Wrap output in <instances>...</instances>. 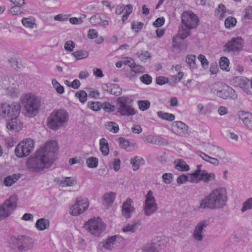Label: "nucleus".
Instances as JSON below:
<instances>
[{
	"label": "nucleus",
	"instance_id": "15",
	"mask_svg": "<svg viewBox=\"0 0 252 252\" xmlns=\"http://www.w3.org/2000/svg\"><path fill=\"white\" fill-rule=\"evenodd\" d=\"M208 225V221L204 220L199 221L195 225L192 236L193 238L197 242H200L203 240L205 237V229Z\"/></svg>",
	"mask_w": 252,
	"mask_h": 252
},
{
	"label": "nucleus",
	"instance_id": "53",
	"mask_svg": "<svg viewBox=\"0 0 252 252\" xmlns=\"http://www.w3.org/2000/svg\"><path fill=\"white\" fill-rule=\"evenodd\" d=\"M121 160L119 158H114L113 161L109 163V165L112 167L115 171H118L120 169Z\"/></svg>",
	"mask_w": 252,
	"mask_h": 252
},
{
	"label": "nucleus",
	"instance_id": "21",
	"mask_svg": "<svg viewBox=\"0 0 252 252\" xmlns=\"http://www.w3.org/2000/svg\"><path fill=\"white\" fill-rule=\"evenodd\" d=\"M120 238L118 235L111 236L101 243L102 247L105 249L111 250L114 248L117 240Z\"/></svg>",
	"mask_w": 252,
	"mask_h": 252
},
{
	"label": "nucleus",
	"instance_id": "37",
	"mask_svg": "<svg viewBox=\"0 0 252 252\" xmlns=\"http://www.w3.org/2000/svg\"><path fill=\"white\" fill-rule=\"evenodd\" d=\"M72 55L76 58V60H79L87 58L89 53L86 51L79 50L73 52Z\"/></svg>",
	"mask_w": 252,
	"mask_h": 252
},
{
	"label": "nucleus",
	"instance_id": "52",
	"mask_svg": "<svg viewBox=\"0 0 252 252\" xmlns=\"http://www.w3.org/2000/svg\"><path fill=\"white\" fill-rule=\"evenodd\" d=\"M158 249L155 245L151 244L147 246L145 248L138 250L137 252H158Z\"/></svg>",
	"mask_w": 252,
	"mask_h": 252
},
{
	"label": "nucleus",
	"instance_id": "39",
	"mask_svg": "<svg viewBox=\"0 0 252 252\" xmlns=\"http://www.w3.org/2000/svg\"><path fill=\"white\" fill-rule=\"evenodd\" d=\"M101 108L106 112L111 113L114 112L117 109V106L111 104L108 102H104L101 103Z\"/></svg>",
	"mask_w": 252,
	"mask_h": 252
},
{
	"label": "nucleus",
	"instance_id": "60",
	"mask_svg": "<svg viewBox=\"0 0 252 252\" xmlns=\"http://www.w3.org/2000/svg\"><path fill=\"white\" fill-rule=\"evenodd\" d=\"M131 68V71L135 73H141L144 71V68L142 66L136 65L135 63Z\"/></svg>",
	"mask_w": 252,
	"mask_h": 252
},
{
	"label": "nucleus",
	"instance_id": "45",
	"mask_svg": "<svg viewBox=\"0 0 252 252\" xmlns=\"http://www.w3.org/2000/svg\"><path fill=\"white\" fill-rule=\"evenodd\" d=\"M236 23V19L234 17L230 16L225 19L224 25L226 28H230L235 26Z\"/></svg>",
	"mask_w": 252,
	"mask_h": 252
},
{
	"label": "nucleus",
	"instance_id": "55",
	"mask_svg": "<svg viewBox=\"0 0 252 252\" xmlns=\"http://www.w3.org/2000/svg\"><path fill=\"white\" fill-rule=\"evenodd\" d=\"M215 156L219 158L223 159L225 158V153L223 150L218 147H215Z\"/></svg>",
	"mask_w": 252,
	"mask_h": 252
},
{
	"label": "nucleus",
	"instance_id": "61",
	"mask_svg": "<svg viewBox=\"0 0 252 252\" xmlns=\"http://www.w3.org/2000/svg\"><path fill=\"white\" fill-rule=\"evenodd\" d=\"M69 16L66 14H60L55 16L54 19L59 21H66L68 20Z\"/></svg>",
	"mask_w": 252,
	"mask_h": 252
},
{
	"label": "nucleus",
	"instance_id": "1",
	"mask_svg": "<svg viewBox=\"0 0 252 252\" xmlns=\"http://www.w3.org/2000/svg\"><path fill=\"white\" fill-rule=\"evenodd\" d=\"M57 150L55 141L47 142L43 147L36 152L34 157L28 159L27 168L31 171L39 172L50 167L55 160V154Z\"/></svg>",
	"mask_w": 252,
	"mask_h": 252
},
{
	"label": "nucleus",
	"instance_id": "62",
	"mask_svg": "<svg viewBox=\"0 0 252 252\" xmlns=\"http://www.w3.org/2000/svg\"><path fill=\"white\" fill-rule=\"evenodd\" d=\"M168 82V79L164 76H159L156 78V83L158 85H162Z\"/></svg>",
	"mask_w": 252,
	"mask_h": 252
},
{
	"label": "nucleus",
	"instance_id": "48",
	"mask_svg": "<svg viewBox=\"0 0 252 252\" xmlns=\"http://www.w3.org/2000/svg\"><path fill=\"white\" fill-rule=\"evenodd\" d=\"M150 102L148 100H139L138 101L139 108L141 111L147 110L150 106Z\"/></svg>",
	"mask_w": 252,
	"mask_h": 252
},
{
	"label": "nucleus",
	"instance_id": "18",
	"mask_svg": "<svg viewBox=\"0 0 252 252\" xmlns=\"http://www.w3.org/2000/svg\"><path fill=\"white\" fill-rule=\"evenodd\" d=\"M133 201L130 198H127L123 202L122 206V215L127 219L131 217L135 211V208L132 205Z\"/></svg>",
	"mask_w": 252,
	"mask_h": 252
},
{
	"label": "nucleus",
	"instance_id": "30",
	"mask_svg": "<svg viewBox=\"0 0 252 252\" xmlns=\"http://www.w3.org/2000/svg\"><path fill=\"white\" fill-rule=\"evenodd\" d=\"M201 170L196 169L193 173L187 175L188 181L190 183H198L200 182L199 174Z\"/></svg>",
	"mask_w": 252,
	"mask_h": 252
},
{
	"label": "nucleus",
	"instance_id": "3",
	"mask_svg": "<svg viewBox=\"0 0 252 252\" xmlns=\"http://www.w3.org/2000/svg\"><path fill=\"white\" fill-rule=\"evenodd\" d=\"M21 101L27 116L31 117L38 114L41 104L40 99L35 95L31 93L25 94Z\"/></svg>",
	"mask_w": 252,
	"mask_h": 252
},
{
	"label": "nucleus",
	"instance_id": "24",
	"mask_svg": "<svg viewBox=\"0 0 252 252\" xmlns=\"http://www.w3.org/2000/svg\"><path fill=\"white\" fill-rule=\"evenodd\" d=\"M216 176L214 173H208L206 170H201L199 174L200 182L203 181L205 183H207L215 180Z\"/></svg>",
	"mask_w": 252,
	"mask_h": 252
},
{
	"label": "nucleus",
	"instance_id": "10",
	"mask_svg": "<svg viewBox=\"0 0 252 252\" xmlns=\"http://www.w3.org/2000/svg\"><path fill=\"white\" fill-rule=\"evenodd\" d=\"M17 196L12 195L0 206V220L6 218L13 213L17 206Z\"/></svg>",
	"mask_w": 252,
	"mask_h": 252
},
{
	"label": "nucleus",
	"instance_id": "51",
	"mask_svg": "<svg viewBox=\"0 0 252 252\" xmlns=\"http://www.w3.org/2000/svg\"><path fill=\"white\" fill-rule=\"evenodd\" d=\"M252 208V197L249 198L243 204V206L241 209L242 212L244 213L248 210Z\"/></svg>",
	"mask_w": 252,
	"mask_h": 252
},
{
	"label": "nucleus",
	"instance_id": "2",
	"mask_svg": "<svg viewBox=\"0 0 252 252\" xmlns=\"http://www.w3.org/2000/svg\"><path fill=\"white\" fill-rule=\"evenodd\" d=\"M227 200L226 189L218 187L213 189L200 201L198 208L202 209H222L226 206Z\"/></svg>",
	"mask_w": 252,
	"mask_h": 252
},
{
	"label": "nucleus",
	"instance_id": "58",
	"mask_svg": "<svg viewBox=\"0 0 252 252\" xmlns=\"http://www.w3.org/2000/svg\"><path fill=\"white\" fill-rule=\"evenodd\" d=\"M198 59L203 67H207L208 66L209 62L204 55L199 54L198 56Z\"/></svg>",
	"mask_w": 252,
	"mask_h": 252
},
{
	"label": "nucleus",
	"instance_id": "9",
	"mask_svg": "<svg viewBox=\"0 0 252 252\" xmlns=\"http://www.w3.org/2000/svg\"><path fill=\"white\" fill-rule=\"evenodd\" d=\"M33 148V141L31 139H27L18 144L15 149V153L18 158H22L29 155Z\"/></svg>",
	"mask_w": 252,
	"mask_h": 252
},
{
	"label": "nucleus",
	"instance_id": "8",
	"mask_svg": "<svg viewBox=\"0 0 252 252\" xmlns=\"http://www.w3.org/2000/svg\"><path fill=\"white\" fill-rule=\"evenodd\" d=\"M20 106L16 102L11 104L4 103L0 106V117L9 119L18 117L20 112Z\"/></svg>",
	"mask_w": 252,
	"mask_h": 252
},
{
	"label": "nucleus",
	"instance_id": "63",
	"mask_svg": "<svg viewBox=\"0 0 252 252\" xmlns=\"http://www.w3.org/2000/svg\"><path fill=\"white\" fill-rule=\"evenodd\" d=\"M120 139V146L121 148L126 149L129 146V142L125 138L121 137Z\"/></svg>",
	"mask_w": 252,
	"mask_h": 252
},
{
	"label": "nucleus",
	"instance_id": "41",
	"mask_svg": "<svg viewBox=\"0 0 252 252\" xmlns=\"http://www.w3.org/2000/svg\"><path fill=\"white\" fill-rule=\"evenodd\" d=\"M110 94L116 95L119 96L121 94L122 92V89L119 87V85L117 84H113L111 86L110 88Z\"/></svg>",
	"mask_w": 252,
	"mask_h": 252
},
{
	"label": "nucleus",
	"instance_id": "43",
	"mask_svg": "<svg viewBox=\"0 0 252 252\" xmlns=\"http://www.w3.org/2000/svg\"><path fill=\"white\" fill-rule=\"evenodd\" d=\"M219 64L221 69L227 70L229 64V60L225 57H222L220 59Z\"/></svg>",
	"mask_w": 252,
	"mask_h": 252
},
{
	"label": "nucleus",
	"instance_id": "31",
	"mask_svg": "<svg viewBox=\"0 0 252 252\" xmlns=\"http://www.w3.org/2000/svg\"><path fill=\"white\" fill-rule=\"evenodd\" d=\"M100 150L104 156H107L109 153L108 143L107 140L102 138L99 141Z\"/></svg>",
	"mask_w": 252,
	"mask_h": 252
},
{
	"label": "nucleus",
	"instance_id": "40",
	"mask_svg": "<svg viewBox=\"0 0 252 252\" xmlns=\"http://www.w3.org/2000/svg\"><path fill=\"white\" fill-rule=\"evenodd\" d=\"M101 106V103L99 101H89L87 104V107L94 111L100 110Z\"/></svg>",
	"mask_w": 252,
	"mask_h": 252
},
{
	"label": "nucleus",
	"instance_id": "33",
	"mask_svg": "<svg viewBox=\"0 0 252 252\" xmlns=\"http://www.w3.org/2000/svg\"><path fill=\"white\" fill-rule=\"evenodd\" d=\"M175 168L181 171H188L189 169V166L186 163L185 161L182 159H178L175 161Z\"/></svg>",
	"mask_w": 252,
	"mask_h": 252
},
{
	"label": "nucleus",
	"instance_id": "29",
	"mask_svg": "<svg viewBox=\"0 0 252 252\" xmlns=\"http://www.w3.org/2000/svg\"><path fill=\"white\" fill-rule=\"evenodd\" d=\"M21 22L23 26L26 28L34 29L37 27L35 22V19L32 17L23 18Z\"/></svg>",
	"mask_w": 252,
	"mask_h": 252
},
{
	"label": "nucleus",
	"instance_id": "38",
	"mask_svg": "<svg viewBox=\"0 0 252 252\" xmlns=\"http://www.w3.org/2000/svg\"><path fill=\"white\" fill-rule=\"evenodd\" d=\"M107 129L113 133H117L119 131V127L118 125L112 122H107L105 124Z\"/></svg>",
	"mask_w": 252,
	"mask_h": 252
},
{
	"label": "nucleus",
	"instance_id": "42",
	"mask_svg": "<svg viewBox=\"0 0 252 252\" xmlns=\"http://www.w3.org/2000/svg\"><path fill=\"white\" fill-rule=\"evenodd\" d=\"M52 84L58 93L63 94L64 93V91L63 87L62 86L56 79H53L52 80Z\"/></svg>",
	"mask_w": 252,
	"mask_h": 252
},
{
	"label": "nucleus",
	"instance_id": "5",
	"mask_svg": "<svg viewBox=\"0 0 252 252\" xmlns=\"http://www.w3.org/2000/svg\"><path fill=\"white\" fill-rule=\"evenodd\" d=\"M117 111L122 116H133L136 111L132 105V99L127 96L118 97L116 100Z\"/></svg>",
	"mask_w": 252,
	"mask_h": 252
},
{
	"label": "nucleus",
	"instance_id": "36",
	"mask_svg": "<svg viewBox=\"0 0 252 252\" xmlns=\"http://www.w3.org/2000/svg\"><path fill=\"white\" fill-rule=\"evenodd\" d=\"M159 118L169 121H173L175 119V116L170 113L158 111L157 113Z\"/></svg>",
	"mask_w": 252,
	"mask_h": 252
},
{
	"label": "nucleus",
	"instance_id": "12",
	"mask_svg": "<svg viewBox=\"0 0 252 252\" xmlns=\"http://www.w3.org/2000/svg\"><path fill=\"white\" fill-rule=\"evenodd\" d=\"M88 199L85 197H78L75 203L70 208V213L72 216H78L83 213L89 207Z\"/></svg>",
	"mask_w": 252,
	"mask_h": 252
},
{
	"label": "nucleus",
	"instance_id": "23",
	"mask_svg": "<svg viewBox=\"0 0 252 252\" xmlns=\"http://www.w3.org/2000/svg\"><path fill=\"white\" fill-rule=\"evenodd\" d=\"M18 117H10V119L7 122L6 126L7 128L10 130L18 131L21 129L22 124L19 122H17Z\"/></svg>",
	"mask_w": 252,
	"mask_h": 252
},
{
	"label": "nucleus",
	"instance_id": "7",
	"mask_svg": "<svg viewBox=\"0 0 252 252\" xmlns=\"http://www.w3.org/2000/svg\"><path fill=\"white\" fill-rule=\"evenodd\" d=\"M11 244L19 252H26L32 249L33 242L32 238L26 236H19L11 240Z\"/></svg>",
	"mask_w": 252,
	"mask_h": 252
},
{
	"label": "nucleus",
	"instance_id": "59",
	"mask_svg": "<svg viewBox=\"0 0 252 252\" xmlns=\"http://www.w3.org/2000/svg\"><path fill=\"white\" fill-rule=\"evenodd\" d=\"M143 25V23L141 22H134L131 24V28L136 32H138L142 28Z\"/></svg>",
	"mask_w": 252,
	"mask_h": 252
},
{
	"label": "nucleus",
	"instance_id": "56",
	"mask_svg": "<svg viewBox=\"0 0 252 252\" xmlns=\"http://www.w3.org/2000/svg\"><path fill=\"white\" fill-rule=\"evenodd\" d=\"M140 80L146 85H149L152 83V78L147 74L143 75L140 77Z\"/></svg>",
	"mask_w": 252,
	"mask_h": 252
},
{
	"label": "nucleus",
	"instance_id": "19",
	"mask_svg": "<svg viewBox=\"0 0 252 252\" xmlns=\"http://www.w3.org/2000/svg\"><path fill=\"white\" fill-rule=\"evenodd\" d=\"M238 116L244 125L248 129L252 130V113L248 112L240 111L238 113Z\"/></svg>",
	"mask_w": 252,
	"mask_h": 252
},
{
	"label": "nucleus",
	"instance_id": "50",
	"mask_svg": "<svg viewBox=\"0 0 252 252\" xmlns=\"http://www.w3.org/2000/svg\"><path fill=\"white\" fill-rule=\"evenodd\" d=\"M21 6L14 5L11 7L9 10V14L12 15H18L23 13V12L21 10Z\"/></svg>",
	"mask_w": 252,
	"mask_h": 252
},
{
	"label": "nucleus",
	"instance_id": "16",
	"mask_svg": "<svg viewBox=\"0 0 252 252\" xmlns=\"http://www.w3.org/2000/svg\"><path fill=\"white\" fill-rule=\"evenodd\" d=\"M213 93L218 97L224 99L234 100L237 98V94L235 91L227 85H224L221 90H215Z\"/></svg>",
	"mask_w": 252,
	"mask_h": 252
},
{
	"label": "nucleus",
	"instance_id": "11",
	"mask_svg": "<svg viewBox=\"0 0 252 252\" xmlns=\"http://www.w3.org/2000/svg\"><path fill=\"white\" fill-rule=\"evenodd\" d=\"M158 209V204L152 190L148 191L145 195L144 203V212L146 216H150L154 214Z\"/></svg>",
	"mask_w": 252,
	"mask_h": 252
},
{
	"label": "nucleus",
	"instance_id": "20",
	"mask_svg": "<svg viewBox=\"0 0 252 252\" xmlns=\"http://www.w3.org/2000/svg\"><path fill=\"white\" fill-rule=\"evenodd\" d=\"M104 17L103 14H97L94 15L90 19V22L93 26H108L109 25L108 21L104 19Z\"/></svg>",
	"mask_w": 252,
	"mask_h": 252
},
{
	"label": "nucleus",
	"instance_id": "4",
	"mask_svg": "<svg viewBox=\"0 0 252 252\" xmlns=\"http://www.w3.org/2000/svg\"><path fill=\"white\" fill-rule=\"evenodd\" d=\"M68 120V113L63 109L54 110L47 118V126L53 130H57L65 124Z\"/></svg>",
	"mask_w": 252,
	"mask_h": 252
},
{
	"label": "nucleus",
	"instance_id": "27",
	"mask_svg": "<svg viewBox=\"0 0 252 252\" xmlns=\"http://www.w3.org/2000/svg\"><path fill=\"white\" fill-rule=\"evenodd\" d=\"M130 163L132 164L133 170L136 171L144 163V160L142 158L136 156L131 158Z\"/></svg>",
	"mask_w": 252,
	"mask_h": 252
},
{
	"label": "nucleus",
	"instance_id": "32",
	"mask_svg": "<svg viewBox=\"0 0 252 252\" xmlns=\"http://www.w3.org/2000/svg\"><path fill=\"white\" fill-rule=\"evenodd\" d=\"M76 180L73 177H63L60 182L62 187H70L76 184Z\"/></svg>",
	"mask_w": 252,
	"mask_h": 252
},
{
	"label": "nucleus",
	"instance_id": "64",
	"mask_svg": "<svg viewBox=\"0 0 252 252\" xmlns=\"http://www.w3.org/2000/svg\"><path fill=\"white\" fill-rule=\"evenodd\" d=\"M64 47L66 51L71 52L74 48V44L72 41H68L65 43Z\"/></svg>",
	"mask_w": 252,
	"mask_h": 252
},
{
	"label": "nucleus",
	"instance_id": "47",
	"mask_svg": "<svg viewBox=\"0 0 252 252\" xmlns=\"http://www.w3.org/2000/svg\"><path fill=\"white\" fill-rule=\"evenodd\" d=\"M75 96L79 98L81 103L85 102L87 99V94L85 91L83 90L79 91L76 92Z\"/></svg>",
	"mask_w": 252,
	"mask_h": 252
},
{
	"label": "nucleus",
	"instance_id": "25",
	"mask_svg": "<svg viewBox=\"0 0 252 252\" xmlns=\"http://www.w3.org/2000/svg\"><path fill=\"white\" fill-rule=\"evenodd\" d=\"M115 194L112 192L105 193L103 196L102 204L106 208H108L114 202Z\"/></svg>",
	"mask_w": 252,
	"mask_h": 252
},
{
	"label": "nucleus",
	"instance_id": "17",
	"mask_svg": "<svg viewBox=\"0 0 252 252\" xmlns=\"http://www.w3.org/2000/svg\"><path fill=\"white\" fill-rule=\"evenodd\" d=\"M172 129L174 133L181 136H185L188 133V126L181 121L174 122Z\"/></svg>",
	"mask_w": 252,
	"mask_h": 252
},
{
	"label": "nucleus",
	"instance_id": "13",
	"mask_svg": "<svg viewBox=\"0 0 252 252\" xmlns=\"http://www.w3.org/2000/svg\"><path fill=\"white\" fill-rule=\"evenodd\" d=\"M198 16L190 11H184L182 14V23L186 29H193L198 25Z\"/></svg>",
	"mask_w": 252,
	"mask_h": 252
},
{
	"label": "nucleus",
	"instance_id": "26",
	"mask_svg": "<svg viewBox=\"0 0 252 252\" xmlns=\"http://www.w3.org/2000/svg\"><path fill=\"white\" fill-rule=\"evenodd\" d=\"M50 226V221L45 218H41L36 221L35 227L39 231H43L49 228Z\"/></svg>",
	"mask_w": 252,
	"mask_h": 252
},
{
	"label": "nucleus",
	"instance_id": "6",
	"mask_svg": "<svg viewBox=\"0 0 252 252\" xmlns=\"http://www.w3.org/2000/svg\"><path fill=\"white\" fill-rule=\"evenodd\" d=\"M84 228L93 235L98 236L105 229V226L100 218H94L85 222Z\"/></svg>",
	"mask_w": 252,
	"mask_h": 252
},
{
	"label": "nucleus",
	"instance_id": "46",
	"mask_svg": "<svg viewBox=\"0 0 252 252\" xmlns=\"http://www.w3.org/2000/svg\"><path fill=\"white\" fill-rule=\"evenodd\" d=\"M86 164L89 168H95L98 165V159L94 157L88 158L86 160Z\"/></svg>",
	"mask_w": 252,
	"mask_h": 252
},
{
	"label": "nucleus",
	"instance_id": "28",
	"mask_svg": "<svg viewBox=\"0 0 252 252\" xmlns=\"http://www.w3.org/2000/svg\"><path fill=\"white\" fill-rule=\"evenodd\" d=\"M19 174H14L5 177L3 180V184L7 187H10L15 183L19 178Z\"/></svg>",
	"mask_w": 252,
	"mask_h": 252
},
{
	"label": "nucleus",
	"instance_id": "49",
	"mask_svg": "<svg viewBox=\"0 0 252 252\" xmlns=\"http://www.w3.org/2000/svg\"><path fill=\"white\" fill-rule=\"evenodd\" d=\"M137 229V223L136 222L132 224H127L123 228L124 232H134Z\"/></svg>",
	"mask_w": 252,
	"mask_h": 252
},
{
	"label": "nucleus",
	"instance_id": "35",
	"mask_svg": "<svg viewBox=\"0 0 252 252\" xmlns=\"http://www.w3.org/2000/svg\"><path fill=\"white\" fill-rule=\"evenodd\" d=\"M190 29H186L184 25L182 26L179 30V37L182 39H185L188 36L190 35L191 32Z\"/></svg>",
	"mask_w": 252,
	"mask_h": 252
},
{
	"label": "nucleus",
	"instance_id": "54",
	"mask_svg": "<svg viewBox=\"0 0 252 252\" xmlns=\"http://www.w3.org/2000/svg\"><path fill=\"white\" fill-rule=\"evenodd\" d=\"M138 58L141 61H144L150 58V53L146 51H141L137 53Z\"/></svg>",
	"mask_w": 252,
	"mask_h": 252
},
{
	"label": "nucleus",
	"instance_id": "22",
	"mask_svg": "<svg viewBox=\"0 0 252 252\" xmlns=\"http://www.w3.org/2000/svg\"><path fill=\"white\" fill-rule=\"evenodd\" d=\"M144 141L152 144L161 145L165 143V139L159 136L148 135L144 139Z\"/></svg>",
	"mask_w": 252,
	"mask_h": 252
},
{
	"label": "nucleus",
	"instance_id": "57",
	"mask_svg": "<svg viewBox=\"0 0 252 252\" xmlns=\"http://www.w3.org/2000/svg\"><path fill=\"white\" fill-rule=\"evenodd\" d=\"M163 182L166 184H170L173 181V175L171 173H164L162 176Z\"/></svg>",
	"mask_w": 252,
	"mask_h": 252
},
{
	"label": "nucleus",
	"instance_id": "14",
	"mask_svg": "<svg viewBox=\"0 0 252 252\" xmlns=\"http://www.w3.org/2000/svg\"><path fill=\"white\" fill-rule=\"evenodd\" d=\"M244 39L240 36L234 37L225 45L224 47L228 52L239 53L243 50Z\"/></svg>",
	"mask_w": 252,
	"mask_h": 252
},
{
	"label": "nucleus",
	"instance_id": "34",
	"mask_svg": "<svg viewBox=\"0 0 252 252\" xmlns=\"http://www.w3.org/2000/svg\"><path fill=\"white\" fill-rule=\"evenodd\" d=\"M195 58L196 56L192 54L188 55L186 57V62L191 69H195L197 67L195 62Z\"/></svg>",
	"mask_w": 252,
	"mask_h": 252
},
{
	"label": "nucleus",
	"instance_id": "44",
	"mask_svg": "<svg viewBox=\"0 0 252 252\" xmlns=\"http://www.w3.org/2000/svg\"><path fill=\"white\" fill-rule=\"evenodd\" d=\"M7 94L12 97L16 96L19 93L16 86L12 85L7 88Z\"/></svg>",
	"mask_w": 252,
	"mask_h": 252
}]
</instances>
